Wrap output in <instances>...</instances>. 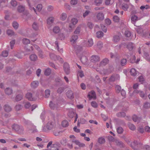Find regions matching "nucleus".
Segmentation results:
<instances>
[{
	"instance_id": "nucleus-1",
	"label": "nucleus",
	"mask_w": 150,
	"mask_h": 150,
	"mask_svg": "<svg viewBox=\"0 0 150 150\" xmlns=\"http://www.w3.org/2000/svg\"><path fill=\"white\" fill-rule=\"evenodd\" d=\"M136 144L137 149L140 150V149H144L146 150H150V146L148 145H145L143 146L142 143L137 141H135L134 143V144Z\"/></svg>"
},
{
	"instance_id": "nucleus-2",
	"label": "nucleus",
	"mask_w": 150,
	"mask_h": 150,
	"mask_svg": "<svg viewBox=\"0 0 150 150\" xmlns=\"http://www.w3.org/2000/svg\"><path fill=\"white\" fill-rule=\"evenodd\" d=\"M13 129L15 130L19 134L23 133L24 129L23 127L17 124H14L12 126Z\"/></svg>"
},
{
	"instance_id": "nucleus-3",
	"label": "nucleus",
	"mask_w": 150,
	"mask_h": 150,
	"mask_svg": "<svg viewBox=\"0 0 150 150\" xmlns=\"http://www.w3.org/2000/svg\"><path fill=\"white\" fill-rule=\"evenodd\" d=\"M134 150H139L137 149V147L136 144H134V143L135 141L137 140H134L133 143L131 142V140L129 137H126L124 140Z\"/></svg>"
},
{
	"instance_id": "nucleus-4",
	"label": "nucleus",
	"mask_w": 150,
	"mask_h": 150,
	"mask_svg": "<svg viewBox=\"0 0 150 150\" xmlns=\"http://www.w3.org/2000/svg\"><path fill=\"white\" fill-rule=\"evenodd\" d=\"M63 69L67 75L70 74L71 72L70 67L69 64L67 62H65L63 64Z\"/></svg>"
},
{
	"instance_id": "nucleus-5",
	"label": "nucleus",
	"mask_w": 150,
	"mask_h": 150,
	"mask_svg": "<svg viewBox=\"0 0 150 150\" xmlns=\"http://www.w3.org/2000/svg\"><path fill=\"white\" fill-rule=\"evenodd\" d=\"M100 57L96 55H93L90 58L91 62L93 63H95L100 60Z\"/></svg>"
},
{
	"instance_id": "nucleus-6",
	"label": "nucleus",
	"mask_w": 150,
	"mask_h": 150,
	"mask_svg": "<svg viewBox=\"0 0 150 150\" xmlns=\"http://www.w3.org/2000/svg\"><path fill=\"white\" fill-rule=\"evenodd\" d=\"M55 126L54 122L49 121L47 124L46 127L48 130L52 129Z\"/></svg>"
},
{
	"instance_id": "nucleus-7",
	"label": "nucleus",
	"mask_w": 150,
	"mask_h": 150,
	"mask_svg": "<svg viewBox=\"0 0 150 150\" xmlns=\"http://www.w3.org/2000/svg\"><path fill=\"white\" fill-rule=\"evenodd\" d=\"M26 97L29 100L34 101L36 100V99L32 97V94L30 93H28L26 94Z\"/></svg>"
},
{
	"instance_id": "nucleus-8",
	"label": "nucleus",
	"mask_w": 150,
	"mask_h": 150,
	"mask_svg": "<svg viewBox=\"0 0 150 150\" xmlns=\"http://www.w3.org/2000/svg\"><path fill=\"white\" fill-rule=\"evenodd\" d=\"M109 60L107 58L103 59L100 63V67H103L108 64L109 62Z\"/></svg>"
},
{
	"instance_id": "nucleus-9",
	"label": "nucleus",
	"mask_w": 150,
	"mask_h": 150,
	"mask_svg": "<svg viewBox=\"0 0 150 150\" xmlns=\"http://www.w3.org/2000/svg\"><path fill=\"white\" fill-rule=\"evenodd\" d=\"M96 18L99 20L102 21L104 18V15L102 13H99L97 14Z\"/></svg>"
},
{
	"instance_id": "nucleus-10",
	"label": "nucleus",
	"mask_w": 150,
	"mask_h": 150,
	"mask_svg": "<svg viewBox=\"0 0 150 150\" xmlns=\"http://www.w3.org/2000/svg\"><path fill=\"white\" fill-rule=\"evenodd\" d=\"M119 76L118 74H114L111 76L109 79V81L111 82L114 81L117 78L119 77Z\"/></svg>"
},
{
	"instance_id": "nucleus-11",
	"label": "nucleus",
	"mask_w": 150,
	"mask_h": 150,
	"mask_svg": "<svg viewBox=\"0 0 150 150\" xmlns=\"http://www.w3.org/2000/svg\"><path fill=\"white\" fill-rule=\"evenodd\" d=\"M66 95L69 98L72 99L74 98L73 92L71 90L68 91L66 93Z\"/></svg>"
},
{
	"instance_id": "nucleus-12",
	"label": "nucleus",
	"mask_w": 150,
	"mask_h": 150,
	"mask_svg": "<svg viewBox=\"0 0 150 150\" xmlns=\"http://www.w3.org/2000/svg\"><path fill=\"white\" fill-rule=\"evenodd\" d=\"M4 108L5 111L7 112H10L12 110L11 107L8 104L5 105L4 106Z\"/></svg>"
},
{
	"instance_id": "nucleus-13",
	"label": "nucleus",
	"mask_w": 150,
	"mask_h": 150,
	"mask_svg": "<svg viewBox=\"0 0 150 150\" xmlns=\"http://www.w3.org/2000/svg\"><path fill=\"white\" fill-rule=\"evenodd\" d=\"M31 85L32 88H35L38 86L39 82L37 81H34L31 83Z\"/></svg>"
},
{
	"instance_id": "nucleus-14",
	"label": "nucleus",
	"mask_w": 150,
	"mask_h": 150,
	"mask_svg": "<svg viewBox=\"0 0 150 150\" xmlns=\"http://www.w3.org/2000/svg\"><path fill=\"white\" fill-rule=\"evenodd\" d=\"M120 40V38L119 36L115 35L113 36L112 40L115 43L118 42Z\"/></svg>"
},
{
	"instance_id": "nucleus-15",
	"label": "nucleus",
	"mask_w": 150,
	"mask_h": 150,
	"mask_svg": "<svg viewBox=\"0 0 150 150\" xmlns=\"http://www.w3.org/2000/svg\"><path fill=\"white\" fill-rule=\"evenodd\" d=\"M116 143L117 145L119 146L121 148H123L125 147V144L122 142L117 140L116 141Z\"/></svg>"
},
{
	"instance_id": "nucleus-16",
	"label": "nucleus",
	"mask_w": 150,
	"mask_h": 150,
	"mask_svg": "<svg viewBox=\"0 0 150 150\" xmlns=\"http://www.w3.org/2000/svg\"><path fill=\"white\" fill-rule=\"evenodd\" d=\"M80 60L82 63L86 64L87 62L88 59L86 57L83 56L81 57Z\"/></svg>"
},
{
	"instance_id": "nucleus-17",
	"label": "nucleus",
	"mask_w": 150,
	"mask_h": 150,
	"mask_svg": "<svg viewBox=\"0 0 150 150\" xmlns=\"http://www.w3.org/2000/svg\"><path fill=\"white\" fill-rule=\"evenodd\" d=\"M5 93L8 95H11L13 92L12 89L9 87L7 88L5 90Z\"/></svg>"
},
{
	"instance_id": "nucleus-18",
	"label": "nucleus",
	"mask_w": 150,
	"mask_h": 150,
	"mask_svg": "<svg viewBox=\"0 0 150 150\" xmlns=\"http://www.w3.org/2000/svg\"><path fill=\"white\" fill-rule=\"evenodd\" d=\"M116 115L119 117H124L126 116V113L124 112H120L117 113Z\"/></svg>"
},
{
	"instance_id": "nucleus-19",
	"label": "nucleus",
	"mask_w": 150,
	"mask_h": 150,
	"mask_svg": "<svg viewBox=\"0 0 150 150\" xmlns=\"http://www.w3.org/2000/svg\"><path fill=\"white\" fill-rule=\"evenodd\" d=\"M51 69L49 68L46 69L44 72L45 75L46 76H48L51 74Z\"/></svg>"
},
{
	"instance_id": "nucleus-20",
	"label": "nucleus",
	"mask_w": 150,
	"mask_h": 150,
	"mask_svg": "<svg viewBox=\"0 0 150 150\" xmlns=\"http://www.w3.org/2000/svg\"><path fill=\"white\" fill-rule=\"evenodd\" d=\"M24 6H18L17 8V10L18 12L20 13H22L25 10Z\"/></svg>"
},
{
	"instance_id": "nucleus-21",
	"label": "nucleus",
	"mask_w": 150,
	"mask_h": 150,
	"mask_svg": "<svg viewBox=\"0 0 150 150\" xmlns=\"http://www.w3.org/2000/svg\"><path fill=\"white\" fill-rule=\"evenodd\" d=\"M128 125L129 128L132 130H134L136 129L135 126L130 122H129L128 123Z\"/></svg>"
},
{
	"instance_id": "nucleus-22",
	"label": "nucleus",
	"mask_w": 150,
	"mask_h": 150,
	"mask_svg": "<svg viewBox=\"0 0 150 150\" xmlns=\"http://www.w3.org/2000/svg\"><path fill=\"white\" fill-rule=\"evenodd\" d=\"M30 58L31 61H35L37 59V57L35 54H32L30 56Z\"/></svg>"
},
{
	"instance_id": "nucleus-23",
	"label": "nucleus",
	"mask_w": 150,
	"mask_h": 150,
	"mask_svg": "<svg viewBox=\"0 0 150 150\" xmlns=\"http://www.w3.org/2000/svg\"><path fill=\"white\" fill-rule=\"evenodd\" d=\"M87 47H90L93 45V42L92 39L91 38L89 39L87 42Z\"/></svg>"
},
{
	"instance_id": "nucleus-24",
	"label": "nucleus",
	"mask_w": 150,
	"mask_h": 150,
	"mask_svg": "<svg viewBox=\"0 0 150 150\" xmlns=\"http://www.w3.org/2000/svg\"><path fill=\"white\" fill-rule=\"evenodd\" d=\"M6 33L8 35L11 36L14 35L15 34V33L13 30L10 29L7 30Z\"/></svg>"
},
{
	"instance_id": "nucleus-25",
	"label": "nucleus",
	"mask_w": 150,
	"mask_h": 150,
	"mask_svg": "<svg viewBox=\"0 0 150 150\" xmlns=\"http://www.w3.org/2000/svg\"><path fill=\"white\" fill-rule=\"evenodd\" d=\"M131 75L133 76H135L137 74V72L135 69H132L130 71Z\"/></svg>"
},
{
	"instance_id": "nucleus-26",
	"label": "nucleus",
	"mask_w": 150,
	"mask_h": 150,
	"mask_svg": "<svg viewBox=\"0 0 150 150\" xmlns=\"http://www.w3.org/2000/svg\"><path fill=\"white\" fill-rule=\"evenodd\" d=\"M12 25L13 27L15 30L18 29V28L19 24L16 21H13L12 23Z\"/></svg>"
},
{
	"instance_id": "nucleus-27",
	"label": "nucleus",
	"mask_w": 150,
	"mask_h": 150,
	"mask_svg": "<svg viewBox=\"0 0 150 150\" xmlns=\"http://www.w3.org/2000/svg\"><path fill=\"white\" fill-rule=\"evenodd\" d=\"M23 96L22 95L19 94L16 96L15 98V100L16 101H18L21 100Z\"/></svg>"
},
{
	"instance_id": "nucleus-28",
	"label": "nucleus",
	"mask_w": 150,
	"mask_h": 150,
	"mask_svg": "<svg viewBox=\"0 0 150 150\" xmlns=\"http://www.w3.org/2000/svg\"><path fill=\"white\" fill-rule=\"evenodd\" d=\"M32 28L35 30H38L39 28L38 25V23L35 22H34L32 25Z\"/></svg>"
},
{
	"instance_id": "nucleus-29",
	"label": "nucleus",
	"mask_w": 150,
	"mask_h": 150,
	"mask_svg": "<svg viewBox=\"0 0 150 150\" xmlns=\"http://www.w3.org/2000/svg\"><path fill=\"white\" fill-rule=\"evenodd\" d=\"M62 125L64 127H67L69 125L68 122L66 120H64L62 122Z\"/></svg>"
},
{
	"instance_id": "nucleus-30",
	"label": "nucleus",
	"mask_w": 150,
	"mask_h": 150,
	"mask_svg": "<svg viewBox=\"0 0 150 150\" xmlns=\"http://www.w3.org/2000/svg\"><path fill=\"white\" fill-rule=\"evenodd\" d=\"M57 104L53 103L52 101H50V103L49 106L52 109H54L56 107Z\"/></svg>"
},
{
	"instance_id": "nucleus-31",
	"label": "nucleus",
	"mask_w": 150,
	"mask_h": 150,
	"mask_svg": "<svg viewBox=\"0 0 150 150\" xmlns=\"http://www.w3.org/2000/svg\"><path fill=\"white\" fill-rule=\"evenodd\" d=\"M52 141H50V142H49L47 145V148H48L49 146H50L51 145V147L52 148H53L54 147H56L57 146V145L56 144H54L52 145Z\"/></svg>"
},
{
	"instance_id": "nucleus-32",
	"label": "nucleus",
	"mask_w": 150,
	"mask_h": 150,
	"mask_svg": "<svg viewBox=\"0 0 150 150\" xmlns=\"http://www.w3.org/2000/svg\"><path fill=\"white\" fill-rule=\"evenodd\" d=\"M121 87L118 85H117L115 87V91L117 93H119L121 91Z\"/></svg>"
},
{
	"instance_id": "nucleus-33",
	"label": "nucleus",
	"mask_w": 150,
	"mask_h": 150,
	"mask_svg": "<svg viewBox=\"0 0 150 150\" xmlns=\"http://www.w3.org/2000/svg\"><path fill=\"white\" fill-rule=\"evenodd\" d=\"M127 48L129 49V51H131L133 48L132 43L129 42L128 43L127 46Z\"/></svg>"
},
{
	"instance_id": "nucleus-34",
	"label": "nucleus",
	"mask_w": 150,
	"mask_h": 150,
	"mask_svg": "<svg viewBox=\"0 0 150 150\" xmlns=\"http://www.w3.org/2000/svg\"><path fill=\"white\" fill-rule=\"evenodd\" d=\"M67 17V14L65 13H63L61 15L60 17V19L62 20V21H64L66 19Z\"/></svg>"
},
{
	"instance_id": "nucleus-35",
	"label": "nucleus",
	"mask_w": 150,
	"mask_h": 150,
	"mask_svg": "<svg viewBox=\"0 0 150 150\" xmlns=\"http://www.w3.org/2000/svg\"><path fill=\"white\" fill-rule=\"evenodd\" d=\"M78 38V36L76 35H74L72 36L71 39V42H74Z\"/></svg>"
},
{
	"instance_id": "nucleus-36",
	"label": "nucleus",
	"mask_w": 150,
	"mask_h": 150,
	"mask_svg": "<svg viewBox=\"0 0 150 150\" xmlns=\"http://www.w3.org/2000/svg\"><path fill=\"white\" fill-rule=\"evenodd\" d=\"M50 94V91L49 89H47L45 91V97L46 98L49 97Z\"/></svg>"
},
{
	"instance_id": "nucleus-37",
	"label": "nucleus",
	"mask_w": 150,
	"mask_h": 150,
	"mask_svg": "<svg viewBox=\"0 0 150 150\" xmlns=\"http://www.w3.org/2000/svg\"><path fill=\"white\" fill-rule=\"evenodd\" d=\"M27 1L28 2V6H29V9L31 10H33L34 11V12H35V13H36V9L33 7H32L31 5H30V4L29 1V0H27Z\"/></svg>"
},
{
	"instance_id": "nucleus-38",
	"label": "nucleus",
	"mask_w": 150,
	"mask_h": 150,
	"mask_svg": "<svg viewBox=\"0 0 150 150\" xmlns=\"http://www.w3.org/2000/svg\"><path fill=\"white\" fill-rule=\"evenodd\" d=\"M64 90V88L63 87H60L58 88L57 90V92L61 94L62 93Z\"/></svg>"
},
{
	"instance_id": "nucleus-39",
	"label": "nucleus",
	"mask_w": 150,
	"mask_h": 150,
	"mask_svg": "<svg viewBox=\"0 0 150 150\" xmlns=\"http://www.w3.org/2000/svg\"><path fill=\"white\" fill-rule=\"evenodd\" d=\"M60 30V29L59 27L55 26L54 28L53 31L54 33H59Z\"/></svg>"
},
{
	"instance_id": "nucleus-40",
	"label": "nucleus",
	"mask_w": 150,
	"mask_h": 150,
	"mask_svg": "<svg viewBox=\"0 0 150 150\" xmlns=\"http://www.w3.org/2000/svg\"><path fill=\"white\" fill-rule=\"evenodd\" d=\"M126 62L127 60L126 59H122L120 61V64L122 66H123L126 65Z\"/></svg>"
},
{
	"instance_id": "nucleus-41",
	"label": "nucleus",
	"mask_w": 150,
	"mask_h": 150,
	"mask_svg": "<svg viewBox=\"0 0 150 150\" xmlns=\"http://www.w3.org/2000/svg\"><path fill=\"white\" fill-rule=\"evenodd\" d=\"M54 19L52 17L49 18L47 20V23L48 24H51L54 21Z\"/></svg>"
},
{
	"instance_id": "nucleus-42",
	"label": "nucleus",
	"mask_w": 150,
	"mask_h": 150,
	"mask_svg": "<svg viewBox=\"0 0 150 150\" xmlns=\"http://www.w3.org/2000/svg\"><path fill=\"white\" fill-rule=\"evenodd\" d=\"M113 21L115 23H118L120 21V18L117 16H114L113 18Z\"/></svg>"
},
{
	"instance_id": "nucleus-43",
	"label": "nucleus",
	"mask_w": 150,
	"mask_h": 150,
	"mask_svg": "<svg viewBox=\"0 0 150 150\" xmlns=\"http://www.w3.org/2000/svg\"><path fill=\"white\" fill-rule=\"evenodd\" d=\"M117 131L118 134H121L122 133L123 129L121 127H119L117 129Z\"/></svg>"
},
{
	"instance_id": "nucleus-44",
	"label": "nucleus",
	"mask_w": 150,
	"mask_h": 150,
	"mask_svg": "<svg viewBox=\"0 0 150 150\" xmlns=\"http://www.w3.org/2000/svg\"><path fill=\"white\" fill-rule=\"evenodd\" d=\"M98 142L100 144H103L105 142V140L104 138L102 137H100L98 138Z\"/></svg>"
},
{
	"instance_id": "nucleus-45",
	"label": "nucleus",
	"mask_w": 150,
	"mask_h": 150,
	"mask_svg": "<svg viewBox=\"0 0 150 150\" xmlns=\"http://www.w3.org/2000/svg\"><path fill=\"white\" fill-rule=\"evenodd\" d=\"M22 42L23 44H28L30 43V40L26 38H24L22 40Z\"/></svg>"
},
{
	"instance_id": "nucleus-46",
	"label": "nucleus",
	"mask_w": 150,
	"mask_h": 150,
	"mask_svg": "<svg viewBox=\"0 0 150 150\" xmlns=\"http://www.w3.org/2000/svg\"><path fill=\"white\" fill-rule=\"evenodd\" d=\"M136 57L134 55L132 56L129 59V62L130 63H134L135 62Z\"/></svg>"
},
{
	"instance_id": "nucleus-47",
	"label": "nucleus",
	"mask_w": 150,
	"mask_h": 150,
	"mask_svg": "<svg viewBox=\"0 0 150 150\" xmlns=\"http://www.w3.org/2000/svg\"><path fill=\"white\" fill-rule=\"evenodd\" d=\"M97 37L98 38H100L103 35V33L101 31H99L96 33Z\"/></svg>"
},
{
	"instance_id": "nucleus-48",
	"label": "nucleus",
	"mask_w": 150,
	"mask_h": 150,
	"mask_svg": "<svg viewBox=\"0 0 150 150\" xmlns=\"http://www.w3.org/2000/svg\"><path fill=\"white\" fill-rule=\"evenodd\" d=\"M139 95L141 98L143 99H145L147 97L146 94L144 93V92L142 91H141Z\"/></svg>"
},
{
	"instance_id": "nucleus-49",
	"label": "nucleus",
	"mask_w": 150,
	"mask_h": 150,
	"mask_svg": "<svg viewBox=\"0 0 150 150\" xmlns=\"http://www.w3.org/2000/svg\"><path fill=\"white\" fill-rule=\"evenodd\" d=\"M122 8L125 11L127 10L129 7L127 4H123L122 5Z\"/></svg>"
},
{
	"instance_id": "nucleus-50",
	"label": "nucleus",
	"mask_w": 150,
	"mask_h": 150,
	"mask_svg": "<svg viewBox=\"0 0 150 150\" xmlns=\"http://www.w3.org/2000/svg\"><path fill=\"white\" fill-rule=\"evenodd\" d=\"M97 46L98 48L100 50L103 47V44L101 42L99 41L97 43Z\"/></svg>"
},
{
	"instance_id": "nucleus-51",
	"label": "nucleus",
	"mask_w": 150,
	"mask_h": 150,
	"mask_svg": "<svg viewBox=\"0 0 150 150\" xmlns=\"http://www.w3.org/2000/svg\"><path fill=\"white\" fill-rule=\"evenodd\" d=\"M10 4L13 7H15L17 5V2L15 0H12L10 2Z\"/></svg>"
},
{
	"instance_id": "nucleus-52",
	"label": "nucleus",
	"mask_w": 150,
	"mask_h": 150,
	"mask_svg": "<svg viewBox=\"0 0 150 150\" xmlns=\"http://www.w3.org/2000/svg\"><path fill=\"white\" fill-rule=\"evenodd\" d=\"M144 108L148 109L150 108V103L148 102H145L144 103Z\"/></svg>"
},
{
	"instance_id": "nucleus-53",
	"label": "nucleus",
	"mask_w": 150,
	"mask_h": 150,
	"mask_svg": "<svg viewBox=\"0 0 150 150\" xmlns=\"http://www.w3.org/2000/svg\"><path fill=\"white\" fill-rule=\"evenodd\" d=\"M102 0H95L94 2L97 6H99L102 3Z\"/></svg>"
},
{
	"instance_id": "nucleus-54",
	"label": "nucleus",
	"mask_w": 150,
	"mask_h": 150,
	"mask_svg": "<svg viewBox=\"0 0 150 150\" xmlns=\"http://www.w3.org/2000/svg\"><path fill=\"white\" fill-rule=\"evenodd\" d=\"M138 17L136 15L132 16L131 18V20L133 22H135L137 20Z\"/></svg>"
},
{
	"instance_id": "nucleus-55",
	"label": "nucleus",
	"mask_w": 150,
	"mask_h": 150,
	"mask_svg": "<svg viewBox=\"0 0 150 150\" xmlns=\"http://www.w3.org/2000/svg\"><path fill=\"white\" fill-rule=\"evenodd\" d=\"M81 30V28L79 26L77 27L74 32V34H79Z\"/></svg>"
},
{
	"instance_id": "nucleus-56",
	"label": "nucleus",
	"mask_w": 150,
	"mask_h": 150,
	"mask_svg": "<svg viewBox=\"0 0 150 150\" xmlns=\"http://www.w3.org/2000/svg\"><path fill=\"white\" fill-rule=\"evenodd\" d=\"M22 108V106L20 104L17 105L15 107V109L17 111L20 110Z\"/></svg>"
},
{
	"instance_id": "nucleus-57",
	"label": "nucleus",
	"mask_w": 150,
	"mask_h": 150,
	"mask_svg": "<svg viewBox=\"0 0 150 150\" xmlns=\"http://www.w3.org/2000/svg\"><path fill=\"white\" fill-rule=\"evenodd\" d=\"M101 28L102 30L105 33L107 31V28L105 25L103 24H100Z\"/></svg>"
},
{
	"instance_id": "nucleus-58",
	"label": "nucleus",
	"mask_w": 150,
	"mask_h": 150,
	"mask_svg": "<svg viewBox=\"0 0 150 150\" xmlns=\"http://www.w3.org/2000/svg\"><path fill=\"white\" fill-rule=\"evenodd\" d=\"M78 22L77 19L75 18H73L71 21V23L74 26Z\"/></svg>"
},
{
	"instance_id": "nucleus-59",
	"label": "nucleus",
	"mask_w": 150,
	"mask_h": 150,
	"mask_svg": "<svg viewBox=\"0 0 150 150\" xmlns=\"http://www.w3.org/2000/svg\"><path fill=\"white\" fill-rule=\"evenodd\" d=\"M58 39L61 40H62L64 39L65 36L62 33H60L59 35Z\"/></svg>"
},
{
	"instance_id": "nucleus-60",
	"label": "nucleus",
	"mask_w": 150,
	"mask_h": 150,
	"mask_svg": "<svg viewBox=\"0 0 150 150\" xmlns=\"http://www.w3.org/2000/svg\"><path fill=\"white\" fill-rule=\"evenodd\" d=\"M42 5L41 4H39L36 6L37 9L38 11H40L42 8Z\"/></svg>"
},
{
	"instance_id": "nucleus-61",
	"label": "nucleus",
	"mask_w": 150,
	"mask_h": 150,
	"mask_svg": "<svg viewBox=\"0 0 150 150\" xmlns=\"http://www.w3.org/2000/svg\"><path fill=\"white\" fill-rule=\"evenodd\" d=\"M15 40H13L12 41H11L10 42V45L11 46V49H13V47L14 46L15 44Z\"/></svg>"
},
{
	"instance_id": "nucleus-62",
	"label": "nucleus",
	"mask_w": 150,
	"mask_h": 150,
	"mask_svg": "<svg viewBox=\"0 0 150 150\" xmlns=\"http://www.w3.org/2000/svg\"><path fill=\"white\" fill-rule=\"evenodd\" d=\"M50 57L51 59L53 60H55L57 56L54 54H50Z\"/></svg>"
},
{
	"instance_id": "nucleus-63",
	"label": "nucleus",
	"mask_w": 150,
	"mask_h": 150,
	"mask_svg": "<svg viewBox=\"0 0 150 150\" xmlns=\"http://www.w3.org/2000/svg\"><path fill=\"white\" fill-rule=\"evenodd\" d=\"M105 23L108 25H110L111 23V21L109 18L106 19L105 20Z\"/></svg>"
},
{
	"instance_id": "nucleus-64",
	"label": "nucleus",
	"mask_w": 150,
	"mask_h": 150,
	"mask_svg": "<svg viewBox=\"0 0 150 150\" xmlns=\"http://www.w3.org/2000/svg\"><path fill=\"white\" fill-rule=\"evenodd\" d=\"M31 105L30 103L29 102H27L25 103L24 106L26 108H28L31 106Z\"/></svg>"
}]
</instances>
